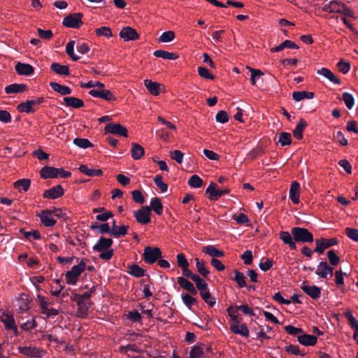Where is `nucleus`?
<instances>
[{
  "label": "nucleus",
  "mask_w": 358,
  "mask_h": 358,
  "mask_svg": "<svg viewBox=\"0 0 358 358\" xmlns=\"http://www.w3.org/2000/svg\"><path fill=\"white\" fill-rule=\"evenodd\" d=\"M86 264L83 260L77 265L72 266L70 271L65 274L66 282L68 285H75L78 280L79 276L85 270Z\"/></svg>",
  "instance_id": "nucleus-1"
},
{
  "label": "nucleus",
  "mask_w": 358,
  "mask_h": 358,
  "mask_svg": "<svg viewBox=\"0 0 358 358\" xmlns=\"http://www.w3.org/2000/svg\"><path fill=\"white\" fill-rule=\"evenodd\" d=\"M294 241L301 243H312L314 241L313 235L307 229L295 227L291 229Z\"/></svg>",
  "instance_id": "nucleus-2"
},
{
  "label": "nucleus",
  "mask_w": 358,
  "mask_h": 358,
  "mask_svg": "<svg viewBox=\"0 0 358 358\" xmlns=\"http://www.w3.org/2000/svg\"><path fill=\"white\" fill-rule=\"evenodd\" d=\"M83 17L81 13L70 14L63 19L62 24L66 27L78 29L83 24Z\"/></svg>",
  "instance_id": "nucleus-3"
},
{
  "label": "nucleus",
  "mask_w": 358,
  "mask_h": 358,
  "mask_svg": "<svg viewBox=\"0 0 358 358\" xmlns=\"http://www.w3.org/2000/svg\"><path fill=\"white\" fill-rule=\"evenodd\" d=\"M18 350L20 353L30 357L41 358L46 354V352L42 348L31 345L20 346Z\"/></svg>",
  "instance_id": "nucleus-4"
},
{
  "label": "nucleus",
  "mask_w": 358,
  "mask_h": 358,
  "mask_svg": "<svg viewBox=\"0 0 358 358\" xmlns=\"http://www.w3.org/2000/svg\"><path fill=\"white\" fill-rule=\"evenodd\" d=\"M162 257V252L158 248L145 247L143 252V259L148 264L155 263Z\"/></svg>",
  "instance_id": "nucleus-5"
},
{
  "label": "nucleus",
  "mask_w": 358,
  "mask_h": 358,
  "mask_svg": "<svg viewBox=\"0 0 358 358\" xmlns=\"http://www.w3.org/2000/svg\"><path fill=\"white\" fill-rule=\"evenodd\" d=\"M134 214L136 221L141 224H147L151 222L149 206H142L138 210L134 211Z\"/></svg>",
  "instance_id": "nucleus-6"
},
{
  "label": "nucleus",
  "mask_w": 358,
  "mask_h": 358,
  "mask_svg": "<svg viewBox=\"0 0 358 358\" xmlns=\"http://www.w3.org/2000/svg\"><path fill=\"white\" fill-rule=\"evenodd\" d=\"M89 94L93 97L103 99L108 101H115V96L108 90L103 88L93 89L89 92Z\"/></svg>",
  "instance_id": "nucleus-7"
},
{
  "label": "nucleus",
  "mask_w": 358,
  "mask_h": 358,
  "mask_svg": "<svg viewBox=\"0 0 358 358\" xmlns=\"http://www.w3.org/2000/svg\"><path fill=\"white\" fill-rule=\"evenodd\" d=\"M1 321L3 323L6 331H10L13 333L14 336H17V327L13 315L3 313L1 316Z\"/></svg>",
  "instance_id": "nucleus-8"
},
{
  "label": "nucleus",
  "mask_w": 358,
  "mask_h": 358,
  "mask_svg": "<svg viewBox=\"0 0 358 358\" xmlns=\"http://www.w3.org/2000/svg\"><path fill=\"white\" fill-rule=\"evenodd\" d=\"M338 243L336 238H333L330 239L321 238L315 241L316 247L314 250L315 252L322 254L324 251L331 246L335 245Z\"/></svg>",
  "instance_id": "nucleus-9"
},
{
  "label": "nucleus",
  "mask_w": 358,
  "mask_h": 358,
  "mask_svg": "<svg viewBox=\"0 0 358 358\" xmlns=\"http://www.w3.org/2000/svg\"><path fill=\"white\" fill-rule=\"evenodd\" d=\"M216 188L217 184L215 182H211L206 190V194H210L209 198L210 200H217L222 195L227 194L229 192V189H217Z\"/></svg>",
  "instance_id": "nucleus-10"
},
{
  "label": "nucleus",
  "mask_w": 358,
  "mask_h": 358,
  "mask_svg": "<svg viewBox=\"0 0 358 358\" xmlns=\"http://www.w3.org/2000/svg\"><path fill=\"white\" fill-rule=\"evenodd\" d=\"M119 35L124 41H135L139 38V34L136 29L129 26L123 27L120 31Z\"/></svg>",
  "instance_id": "nucleus-11"
},
{
  "label": "nucleus",
  "mask_w": 358,
  "mask_h": 358,
  "mask_svg": "<svg viewBox=\"0 0 358 358\" xmlns=\"http://www.w3.org/2000/svg\"><path fill=\"white\" fill-rule=\"evenodd\" d=\"M315 273L322 278H329L333 275V268L329 266L326 261L321 262L317 267Z\"/></svg>",
  "instance_id": "nucleus-12"
},
{
  "label": "nucleus",
  "mask_w": 358,
  "mask_h": 358,
  "mask_svg": "<svg viewBox=\"0 0 358 358\" xmlns=\"http://www.w3.org/2000/svg\"><path fill=\"white\" fill-rule=\"evenodd\" d=\"M105 131L107 133L117 134L120 136H127V129L120 124H108L105 127Z\"/></svg>",
  "instance_id": "nucleus-13"
},
{
  "label": "nucleus",
  "mask_w": 358,
  "mask_h": 358,
  "mask_svg": "<svg viewBox=\"0 0 358 358\" xmlns=\"http://www.w3.org/2000/svg\"><path fill=\"white\" fill-rule=\"evenodd\" d=\"M208 351V348L203 343H197L189 351V358H202Z\"/></svg>",
  "instance_id": "nucleus-14"
},
{
  "label": "nucleus",
  "mask_w": 358,
  "mask_h": 358,
  "mask_svg": "<svg viewBox=\"0 0 358 358\" xmlns=\"http://www.w3.org/2000/svg\"><path fill=\"white\" fill-rule=\"evenodd\" d=\"M38 215L40 217L41 222L45 227H52L57 222V220L53 217V213H52L51 210H42Z\"/></svg>",
  "instance_id": "nucleus-15"
},
{
  "label": "nucleus",
  "mask_w": 358,
  "mask_h": 358,
  "mask_svg": "<svg viewBox=\"0 0 358 358\" xmlns=\"http://www.w3.org/2000/svg\"><path fill=\"white\" fill-rule=\"evenodd\" d=\"M301 289L313 299L320 298L321 294L320 288L315 285H308L304 282L301 286Z\"/></svg>",
  "instance_id": "nucleus-16"
},
{
  "label": "nucleus",
  "mask_w": 358,
  "mask_h": 358,
  "mask_svg": "<svg viewBox=\"0 0 358 358\" xmlns=\"http://www.w3.org/2000/svg\"><path fill=\"white\" fill-rule=\"evenodd\" d=\"M300 196V185L296 181H294L291 184L289 192V197L294 204L299 203Z\"/></svg>",
  "instance_id": "nucleus-17"
},
{
  "label": "nucleus",
  "mask_w": 358,
  "mask_h": 358,
  "mask_svg": "<svg viewBox=\"0 0 358 358\" xmlns=\"http://www.w3.org/2000/svg\"><path fill=\"white\" fill-rule=\"evenodd\" d=\"M63 194V188L60 185H58L46 190L43 194V197L51 199H55L62 196Z\"/></svg>",
  "instance_id": "nucleus-18"
},
{
  "label": "nucleus",
  "mask_w": 358,
  "mask_h": 358,
  "mask_svg": "<svg viewBox=\"0 0 358 358\" xmlns=\"http://www.w3.org/2000/svg\"><path fill=\"white\" fill-rule=\"evenodd\" d=\"M144 85L149 92L153 96L159 95L161 88L163 87V85L161 84L148 79L144 80Z\"/></svg>",
  "instance_id": "nucleus-19"
},
{
  "label": "nucleus",
  "mask_w": 358,
  "mask_h": 358,
  "mask_svg": "<svg viewBox=\"0 0 358 358\" xmlns=\"http://www.w3.org/2000/svg\"><path fill=\"white\" fill-rule=\"evenodd\" d=\"M343 5L338 1H331L323 6V10L328 13H340L341 9H343Z\"/></svg>",
  "instance_id": "nucleus-20"
},
{
  "label": "nucleus",
  "mask_w": 358,
  "mask_h": 358,
  "mask_svg": "<svg viewBox=\"0 0 358 358\" xmlns=\"http://www.w3.org/2000/svg\"><path fill=\"white\" fill-rule=\"evenodd\" d=\"M113 243L111 238L101 237L98 242L94 245V250L102 252L108 249Z\"/></svg>",
  "instance_id": "nucleus-21"
},
{
  "label": "nucleus",
  "mask_w": 358,
  "mask_h": 358,
  "mask_svg": "<svg viewBox=\"0 0 358 358\" xmlns=\"http://www.w3.org/2000/svg\"><path fill=\"white\" fill-rule=\"evenodd\" d=\"M15 71L20 75L30 76L34 73V68L29 64L18 62L15 66Z\"/></svg>",
  "instance_id": "nucleus-22"
},
{
  "label": "nucleus",
  "mask_w": 358,
  "mask_h": 358,
  "mask_svg": "<svg viewBox=\"0 0 358 358\" xmlns=\"http://www.w3.org/2000/svg\"><path fill=\"white\" fill-rule=\"evenodd\" d=\"M78 305L77 315L79 317H85L88 314V310L90 302L85 301L83 299H76Z\"/></svg>",
  "instance_id": "nucleus-23"
},
{
  "label": "nucleus",
  "mask_w": 358,
  "mask_h": 358,
  "mask_svg": "<svg viewBox=\"0 0 358 358\" xmlns=\"http://www.w3.org/2000/svg\"><path fill=\"white\" fill-rule=\"evenodd\" d=\"M317 73L322 76L323 77L328 79L330 82L336 85H339L341 83L340 80L329 69L327 68H322L317 70Z\"/></svg>",
  "instance_id": "nucleus-24"
},
{
  "label": "nucleus",
  "mask_w": 358,
  "mask_h": 358,
  "mask_svg": "<svg viewBox=\"0 0 358 358\" xmlns=\"http://www.w3.org/2000/svg\"><path fill=\"white\" fill-rule=\"evenodd\" d=\"M177 281L181 287L184 288L193 295H196L197 294V291L194 285L188 280L183 277H178L177 278Z\"/></svg>",
  "instance_id": "nucleus-25"
},
{
  "label": "nucleus",
  "mask_w": 358,
  "mask_h": 358,
  "mask_svg": "<svg viewBox=\"0 0 358 358\" xmlns=\"http://www.w3.org/2000/svg\"><path fill=\"white\" fill-rule=\"evenodd\" d=\"M64 103L66 106H70L74 108H80L84 106L83 100L73 96H66L64 98Z\"/></svg>",
  "instance_id": "nucleus-26"
},
{
  "label": "nucleus",
  "mask_w": 358,
  "mask_h": 358,
  "mask_svg": "<svg viewBox=\"0 0 358 358\" xmlns=\"http://www.w3.org/2000/svg\"><path fill=\"white\" fill-rule=\"evenodd\" d=\"M292 236V233L290 234L288 231H282L280 233V238L282 242L285 244L288 245L291 249L295 250L296 248V245Z\"/></svg>",
  "instance_id": "nucleus-27"
},
{
  "label": "nucleus",
  "mask_w": 358,
  "mask_h": 358,
  "mask_svg": "<svg viewBox=\"0 0 358 358\" xmlns=\"http://www.w3.org/2000/svg\"><path fill=\"white\" fill-rule=\"evenodd\" d=\"M57 169L51 166H44L40 171L41 178L44 179L57 178Z\"/></svg>",
  "instance_id": "nucleus-28"
},
{
  "label": "nucleus",
  "mask_w": 358,
  "mask_h": 358,
  "mask_svg": "<svg viewBox=\"0 0 358 358\" xmlns=\"http://www.w3.org/2000/svg\"><path fill=\"white\" fill-rule=\"evenodd\" d=\"M131 155L134 160L140 159L145 154L144 148L136 143H131Z\"/></svg>",
  "instance_id": "nucleus-29"
},
{
  "label": "nucleus",
  "mask_w": 358,
  "mask_h": 358,
  "mask_svg": "<svg viewBox=\"0 0 358 358\" xmlns=\"http://www.w3.org/2000/svg\"><path fill=\"white\" fill-rule=\"evenodd\" d=\"M298 341L305 346H313L317 343V338L310 334H303L298 336Z\"/></svg>",
  "instance_id": "nucleus-30"
},
{
  "label": "nucleus",
  "mask_w": 358,
  "mask_h": 358,
  "mask_svg": "<svg viewBox=\"0 0 358 358\" xmlns=\"http://www.w3.org/2000/svg\"><path fill=\"white\" fill-rule=\"evenodd\" d=\"M231 331L236 334H239L244 337H248L249 336V330L245 324H232L230 327Z\"/></svg>",
  "instance_id": "nucleus-31"
},
{
  "label": "nucleus",
  "mask_w": 358,
  "mask_h": 358,
  "mask_svg": "<svg viewBox=\"0 0 358 358\" xmlns=\"http://www.w3.org/2000/svg\"><path fill=\"white\" fill-rule=\"evenodd\" d=\"M50 69L55 73L62 76H68L70 73L68 66L62 65L57 62H54L51 64Z\"/></svg>",
  "instance_id": "nucleus-32"
},
{
  "label": "nucleus",
  "mask_w": 358,
  "mask_h": 358,
  "mask_svg": "<svg viewBox=\"0 0 358 358\" xmlns=\"http://www.w3.org/2000/svg\"><path fill=\"white\" fill-rule=\"evenodd\" d=\"M51 88L55 91L60 94L61 95L71 94L72 91L70 87L64 85H62L55 82H51L50 83Z\"/></svg>",
  "instance_id": "nucleus-33"
},
{
  "label": "nucleus",
  "mask_w": 358,
  "mask_h": 358,
  "mask_svg": "<svg viewBox=\"0 0 358 358\" xmlns=\"http://www.w3.org/2000/svg\"><path fill=\"white\" fill-rule=\"evenodd\" d=\"M202 251L213 257H221L224 255V252L217 249L214 245H211L203 247Z\"/></svg>",
  "instance_id": "nucleus-34"
},
{
  "label": "nucleus",
  "mask_w": 358,
  "mask_h": 358,
  "mask_svg": "<svg viewBox=\"0 0 358 358\" xmlns=\"http://www.w3.org/2000/svg\"><path fill=\"white\" fill-rule=\"evenodd\" d=\"M79 170L83 173L90 177L100 176L103 173V171L101 169H90L87 165L84 164L79 166Z\"/></svg>",
  "instance_id": "nucleus-35"
},
{
  "label": "nucleus",
  "mask_w": 358,
  "mask_h": 358,
  "mask_svg": "<svg viewBox=\"0 0 358 358\" xmlns=\"http://www.w3.org/2000/svg\"><path fill=\"white\" fill-rule=\"evenodd\" d=\"M314 97V93L306 91H296L292 94V98L295 101H300L304 99H311Z\"/></svg>",
  "instance_id": "nucleus-36"
},
{
  "label": "nucleus",
  "mask_w": 358,
  "mask_h": 358,
  "mask_svg": "<svg viewBox=\"0 0 358 358\" xmlns=\"http://www.w3.org/2000/svg\"><path fill=\"white\" fill-rule=\"evenodd\" d=\"M31 185V180L27 178L20 179L14 182V187L20 192H26Z\"/></svg>",
  "instance_id": "nucleus-37"
},
{
  "label": "nucleus",
  "mask_w": 358,
  "mask_h": 358,
  "mask_svg": "<svg viewBox=\"0 0 358 358\" xmlns=\"http://www.w3.org/2000/svg\"><path fill=\"white\" fill-rule=\"evenodd\" d=\"M150 210H153L154 212L160 215L163 212V206L161 200L159 198H152L150 200Z\"/></svg>",
  "instance_id": "nucleus-38"
},
{
  "label": "nucleus",
  "mask_w": 358,
  "mask_h": 358,
  "mask_svg": "<svg viewBox=\"0 0 358 358\" xmlns=\"http://www.w3.org/2000/svg\"><path fill=\"white\" fill-rule=\"evenodd\" d=\"M27 88L24 84H11L5 87L7 94L19 93L24 92Z\"/></svg>",
  "instance_id": "nucleus-39"
},
{
  "label": "nucleus",
  "mask_w": 358,
  "mask_h": 358,
  "mask_svg": "<svg viewBox=\"0 0 358 358\" xmlns=\"http://www.w3.org/2000/svg\"><path fill=\"white\" fill-rule=\"evenodd\" d=\"M153 55L156 57H161L166 59L175 60L178 58V55L175 53L169 52L163 50H155Z\"/></svg>",
  "instance_id": "nucleus-40"
},
{
  "label": "nucleus",
  "mask_w": 358,
  "mask_h": 358,
  "mask_svg": "<svg viewBox=\"0 0 358 358\" xmlns=\"http://www.w3.org/2000/svg\"><path fill=\"white\" fill-rule=\"evenodd\" d=\"M285 48H292V49H298L299 46L293 41H289V40H286L284 42H282L281 44H280L279 45L272 48L271 52H280Z\"/></svg>",
  "instance_id": "nucleus-41"
},
{
  "label": "nucleus",
  "mask_w": 358,
  "mask_h": 358,
  "mask_svg": "<svg viewBox=\"0 0 358 358\" xmlns=\"http://www.w3.org/2000/svg\"><path fill=\"white\" fill-rule=\"evenodd\" d=\"M195 263H196V267L198 271V272L203 277H206L210 271L205 266V262L203 260H200L198 258L194 259Z\"/></svg>",
  "instance_id": "nucleus-42"
},
{
  "label": "nucleus",
  "mask_w": 358,
  "mask_h": 358,
  "mask_svg": "<svg viewBox=\"0 0 358 358\" xmlns=\"http://www.w3.org/2000/svg\"><path fill=\"white\" fill-rule=\"evenodd\" d=\"M200 294L203 301L206 303H208L210 307H213L215 304L216 300L213 296H212L210 293L208 292V288L200 292Z\"/></svg>",
  "instance_id": "nucleus-43"
},
{
  "label": "nucleus",
  "mask_w": 358,
  "mask_h": 358,
  "mask_svg": "<svg viewBox=\"0 0 358 358\" xmlns=\"http://www.w3.org/2000/svg\"><path fill=\"white\" fill-rule=\"evenodd\" d=\"M307 124L303 120H300L298 122L296 128L293 131L294 136L297 139H301L303 137L302 132L303 129L306 127Z\"/></svg>",
  "instance_id": "nucleus-44"
},
{
  "label": "nucleus",
  "mask_w": 358,
  "mask_h": 358,
  "mask_svg": "<svg viewBox=\"0 0 358 358\" xmlns=\"http://www.w3.org/2000/svg\"><path fill=\"white\" fill-rule=\"evenodd\" d=\"M75 43V41H69L66 45V52L73 61H78L80 57L74 53Z\"/></svg>",
  "instance_id": "nucleus-45"
},
{
  "label": "nucleus",
  "mask_w": 358,
  "mask_h": 358,
  "mask_svg": "<svg viewBox=\"0 0 358 358\" xmlns=\"http://www.w3.org/2000/svg\"><path fill=\"white\" fill-rule=\"evenodd\" d=\"M128 229L129 227L127 225H122L117 227V228H112L111 236H113L115 238L124 236L127 234Z\"/></svg>",
  "instance_id": "nucleus-46"
},
{
  "label": "nucleus",
  "mask_w": 358,
  "mask_h": 358,
  "mask_svg": "<svg viewBox=\"0 0 358 358\" xmlns=\"http://www.w3.org/2000/svg\"><path fill=\"white\" fill-rule=\"evenodd\" d=\"M345 316L348 319L349 325L355 331H358V321L352 315L351 311L348 310L345 313Z\"/></svg>",
  "instance_id": "nucleus-47"
},
{
  "label": "nucleus",
  "mask_w": 358,
  "mask_h": 358,
  "mask_svg": "<svg viewBox=\"0 0 358 358\" xmlns=\"http://www.w3.org/2000/svg\"><path fill=\"white\" fill-rule=\"evenodd\" d=\"M234 280L238 284V287L243 288L246 286L245 277L243 273L239 271H234Z\"/></svg>",
  "instance_id": "nucleus-48"
},
{
  "label": "nucleus",
  "mask_w": 358,
  "mask_h": 358,
  "mask_svg": "<svg viewBox=\"0 0 358 358\" xmlns=\"http://www.w3.org/2000/svg\"><path fill=\"white\" fill-rule=\"evenodd\" d=\"M342 99L348 109L350 110L352 108L355 103V99L350 93L343 92L342 94Z\"/></svg>",
  "instance_id": "nucleus-49"
},
{
  "label": "nucleus",
  "mask_w": 358,
  "mask_h": 358,
  "mask_svg": "<svg viewBox=\"0 0 358 358\" xmlns=\"http://www.w3.org/2000/svg\"><path fill=\"white\" fill-rule=\"evenodd\" d=\"M95 33L99 36H105L108 38L113 36L112 31L108 27H101L95 29Z\"/></svg>",
  "instance_id": "nucleus-50"
},
{
  "label": "nucleus",
  "mask_w": 358,
  "mask_h": 358,
  "mask_svg": "<svg viewBox=\"0 0 358 358\" xmlns=\"http://www.w3.org/2000/svg\"><path fill=\"white\" fill-rule=\"evenodd\" d=\"M203 184L202 179L197 175H193L188 180V185L193 188H199Z\"/></svg>",
  "instance_id": "nucleus-51"
},
{
  "label": "nucleus",
  "mask_w": 358,
  "mask_h": 358,
  "mask_svg": "<svg viewBox=\"0 0 358 358\" xmlns=\"http://www.w3.org/2000/svg\"><path fill=\"white\" fill-rule=\"evenodd\" d=\"M73 143L80 148H87L92 146V143L87 138H76L73 139Z\"/></svg>",
  "instance_id": "nucleus-52"
},
{
  "label": "nucleus",
  "mask_w": 358,
  "mask_h": 358,
  "mask_svg": "<svg viewBox=\"0 0 358 358\" xmlns=\"http://www.w3.org/2000/svg\"><path fill=\"white\" fill-rule=\"evenodd\" d=\"M175 38V34L172 31H167L159 37L158 41L160 43H169L172 41Z\"/></svg>",
  "instance_id": "nucleus-53"
},
{
  "label": "nucleus",
  "mask_w": 358,
  "mask_h": 358,
  "mask_svg": "<svg viewBox=\"0 0 358 358\" xmlns=\"http://www.w3.org/2000/svg\"><path fill=\"white\" fill-rule=\"evenodd\" d=\"M129 273L136 278L144 275L145 271L137 264H133L129 267Z\"/></svg>",
  "instance_id": "nucleus-54"
},
{
  "label": "nucleus",
  "mask_w": 358,
  "mask_h": 358,
  "mask_svg": "<svg viewBox=\"0 0 358 358\" xmlns=\"http://www.w3.org/2000/svg\"><path fill=\"white\" fill-rule=\"evenodd\" d=\"M248 69L251 73V83L252 85H255L257 80H258L262 77V76H263V73L259 69H252L251 67H248Z\"/></svg>",
  "instance_id": "nucleus-55"
},
{
  "label": "nucleus",
  "mask_w": 358,
  "mask_h": 358,
  "mask_svg": "<svg viewBox=\"0 0 358 358\" xmlns=\"http://www.w3.org/2000/svg\"><path fill=\"white\" fill-rule=\"evenodd\" d=\"M278 142L282 146L289 145L292 143L290 134L287 132L280 133Z\"/></svg>",
  "instance_id": "nucleus-56"
},
{
  "label": "nucleus",
  "mask_w": 358,
  "mask_h": 358,
  "mask_svg": "<svg viewBox=\"0 0 358 358\" xmlns=\"http://www.w3.org/2000/svg\"><path fill=\"white\" fill-rule=\"evenodd\" d=\"M192 280L196 283V287L200 292L208 288L207 283L198 275L195 274V275L192 277Z\"/></svg>",
  "instance_id": "nucleus-57"
},
{
  "label": "nucleus",
  "mask_w": 358,
  "mask_h": 358,
  "mask_svg": "<svg viewBox=\"0 0 358 358\" xmlns=\"http://www.w3.org/2000/svg\"><path fill=\"white\" fill-rule=\"evenodd\" d=\"M154 182L160 189L162 192H165L167 191L168 185L163 182L162 176L161 175L155 176L154 178Z\"/></svg>",
  "instance_id": "nucleus-58"
},
{
  "label": "nucleus",
  "mask_w": 358,
  "mask_h": 358,
  "mask_svg": "<svg viewBox=\"0 0 358 358\" xmlns=\"http://www.w3.org/2000/svg\"><path fill=\"white\" fill-rule=\"evenodd\" d=\"M20 231L26 238H33L34 240H39L41 238L40 232L37 230L25 231L23 229H21Z\"/></svg>",
  "instance_id": "nucleus-59"
},
{
  "label": "nucleus",
  "mask_w": 358,
  "mask_h": 358,
  "mask_svg": "<svg viewBox=\"0 0 358 358\" xmlns=\"http://www.w3.org/2000/svg\"><path fill=\"white\" fill-rule=\"evenodd\" d=\"M133 200L139 204H143L145 202V198L140 190L136 189L131 192Z\"/></svg>",
  "instance_id": "nucleus-60"
},
{
  "label": "nucleus",
  "mask_w": 358,
  "mask_h": 358,
  "mask_svg": "<svg viewBox=\"0 0 358 358\" xmlns=\"http://www.w3.org/2000/svg\"><path fill=\"white\" fill-rule=\"evenodd\" d=\"M198 73L201 77L206 79L213 80L215 78L214 76L205 67L199 66Z\"/></svg>",
  "instance_id": "nucleus-61"
},
{
  "label": "nucleus",
  "mask_w": 358,
  "mask_h": 358,
  "mask_svg": "<svg viewBox=\"0 0 358 358\" xmlns=\"http://www.w3.org/2000/svg\"><path fill=\"white\" fill-rule=\"evenodd\" d=\"M183 154L181 151L175 150L170 152V157L172 159L175 160L178 164H182L183 162Z\"/></svg>",
  "instance_id": "nucleus-62"
},
{
  "label": "nucleus",
  "mask_w": 358,
  "mask_h": 358,
  "mask_svg": "<svg viewBox=\"0 0 358 358\" xmlns=\"http://www.w3.org/2000/svg\"><path fill=\"white\" fill-rule=\"evenodd\" d=\"M215 120L217 122L224 124L229 120L228 113L224 110H220L217 113Z\"/></svg>",
  "instance_id": "nucleus-63"
},
{
  "label": "nucleus",
  "mask_w": 358,
  "mask_h": 358,
  "mask_svg": "<svg viewBox=\"0 0 358 358\" xmlns=\"http://www.w3.org/2000/svg\"><path fill=\"white\" fill-rule=\"evenodd\" d=\"M346 235L355 242H358V229L354 228H346Z\"/></svg>",
  "instance_id": "nucleus-64"
}]
</instances>
